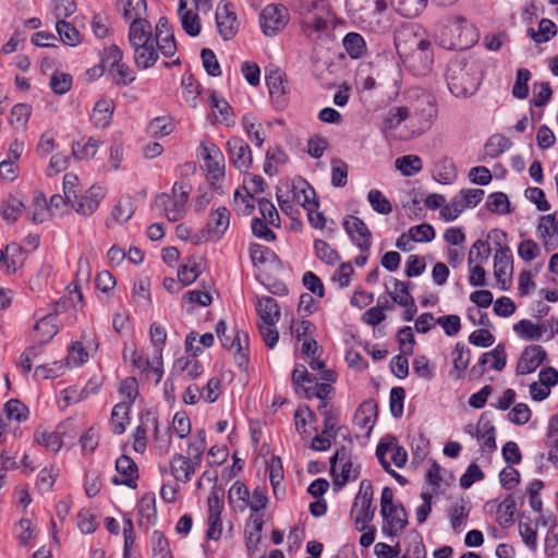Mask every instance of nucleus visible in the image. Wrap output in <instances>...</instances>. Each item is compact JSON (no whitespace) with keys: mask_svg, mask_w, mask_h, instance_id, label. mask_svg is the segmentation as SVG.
Returning a JSON list of instances; mask_svg holds the SVG:
<instances>
[{"mask_svg":"<svg viewBox=\"0 0 558 558\" xmlns=\"http://www.w3.org/2000/svg\"><path fill=\"white\" fill-rule=\"evenodd\" d=\"M266 84L272 102L278 108L286 107L288 102L289 85L286 75L278 69L266 74Z\"/></svg>","mask_w":558,"mask_h":558,"instance_id":"14","label":"nucleus"},{"mask_svg":"<svg viewBox=\"0 0 558 558\" xmlns=\"http://www.w3.org/2000/svg\"><path fill=\"white\" fill-rule=\"evenodd\" d=\"M387 517L384 518L383 532L387 536L395 537L399 534V532L403 531L409 521H408V512L403 505H398L393 508L389 509V512L386 513Z\"/></svg>","mask_w":558,"mask_h":558,"instance_id":"18","label":"nucleus"},{"mask_svg":"<svg viewBox=\"0 0 558 558\" xmlns=\"http://www.w3.org/2000/svg\"><path fill=\"white\" fill-rule=\"evenodd\" d=\"M343 47L352 59L362 58L366 53V44L359 33H349L343 38Z\"/></svg>","mask_w":558,"mask_h":558,"instance_id":"33","label":"nucleus"},{"mask_svg":"<svg viewBox=\"0 0 558 558\" xmlns=\"http://www.w3.org/2000/svg\"><path fill=\"white\" fill-rule=\"evenodd\" d=\"M24 248L16 244L11 243L7 245V271L8 274H15L24 264Z\"/></svg>","mask_w":558,"mask_h":558,"instance_id":"47","label":"nucleus"},{"mask_svg":"<svg viewBox=\"0 0 558 558\" xmlns=\"http://www.w3.org/2000/svg\"><path fill=\"white\" fill-rule=\"evenodd\" d=\"M35 441L47 449L58 452L62 447L61 435L58 432H35Z\"/></svg>","mask_w":558,"mask_h":558,"instance_id":"52","label":"nucleus"},{"mask_svg":"<svg viewBox=\"0 0 558 558\" xmlns=\"http://www.w3.org/2000/svg\"><path fill=\"white\" fill-rule=\"evenodd\" d=\"M223 497H225V492L222 488H218L217 486H214L209 496H208V499H207V502H208V517H211V518H220V514L222 512V509H223Z\"/></svg>","mask_w":558,"mask_h":558,"instance_id":"60","label":"nucleus"},{"mask_svg":"<svg viewBox=\"0 0 558 558\" xmlns=\"http://www.w3.org/2000/svg\"><path fill=\"white\" fill-rule=\"evenodd\" d=\"M216 24L220 36L225 40H230L238 34L240 23L232 3H218L216 9Z\"/></svg>","mask_w":558,"mask_h":558,"instance_id":"10","label":"nucleus"},{"mask_svg":"<svg viewBox=\"0 0 558 558\" xmlns=\"http://www.w3.org/2000/svg\"><path fill=\"white\" fill-rule=\"evenodd\" d=\"M140 524L146 520L147 524H153L156 519V498L153 493L145 494L138 502Z\"/></svg>","mask_w":558,"mask_h":558,"instance_id":"38","label":"nucleus"},{"mask_svg":"<svg viewBox=\"0 0 558 558\" xmlns=\"http://www.w3.org/2000/svg\"><path fill=\"white\" fill-rule=\"evenodd\" d=\"M134 50V63L138 69L146 70L151 68L158 60L160 52L156 41L151 39L148 43H142L132 47Z\"/></svg>","mask_w":558,"mask_h":558,"instance_id":"22","label":"nucleus"},{"mask_svg":"<svg viewBox=\"0 0 558 558\" xmlns=\"http://www.w3.org/2000/svg\"><path fill=\"white\" fill-rule=\"evenodd\" d=\"M108 70L113 77L114 84L118 86H128L136 78L134 72L123 62V60L113 66H109Z\"/></svg>","mask_w":558,"mask_h":558,"instance_id":"45","label":"nucleus"},{"mask_svg":"<svg viewBox=\"0 0 558 558\" xmlns=\"http://www.w3.org/2000/svg\"><path fill=\"white\" fill-rule=\"evenodd\" d=\"M142 424L136 427L134 433V444L133 448L136 452H144L146 449V428L144 426L145 423L151 422L154 424L155 435L158 433V418L151 411H146L141 414Z\"/></svg>","mask_w":558,"mask_h":558,"instance_id":"27","label":"nucleus"},{"mask_svg":"<svg viewBox=\"0 0 558 558\" xmlns=\"http://www.w3.org/2000/svg\"><path fill=\"white\" fill-rule=\"evenodd\" d=\"M422 167V159L416 155H405L396 159V168L405 177L418 173Z\"/></svg>","mask_w":558,"mask_h":558,"instance_id":"43","label":"nucleus"},{"mask_svg":"<svg viewBox=\"0 0 558 558\" xmlns=\"http://www.w3.org/2000/svg\"><path fill=\"white\" fill-rule=\"evenodd\" d=\"M402 16H417L427 5L428 0H392Z\"/></svg>","mask_w":558,"mask_h":558,"instance_id":"44","label":"nucleus"},{"mask_svg":"<svg viewBox=\"0 0 558 558\" xmlns=\"http://www.w3.org/2000/svg\"><path fill=\"white\" fill-rule=\"evenodd\" d=\"M194 1L196 5H198V2L201 0ZM186 0H179L178 14L180 16L181 24L185 33L191 37H195L201 32L199 17L192 10L186 9Z\"/></svg>","mask_w":558,"mask_h":558,"instance_id":"24","label":"nucleus"},{"mask_svg":"<svg viewBox=\"0 0 558 558\" xmlns=\"http://www.w3.org/2000/svg\"><path fill=\"white\" fill-rule=\"evenodd\" d=\"M291 193L292 201L301 205L304 209L319 206L314 187L301 177L292 180Z\"/></svg>","mask_w":558,"mask_h":558,"instance_id":"17","label":"nucleus"},{"mask_svg":"<svg viewBox=\"0 0 558 558\" xmlns=\"http://www.w3.org/2000/svg\"><path fill=\"white\" fill-rule=\"evenodd\" d=\"M199 266L195 260H189L187 264L182 265L178 270V279L183 286L193 283L199 276Z\"/></svg>","mask_w":558,"mask_h":558,"instance_id":"62","label":"nucleus"},{"mask_svg":"<svg viewBox=\"0 0 558 558\" xmlns=\"http://www.w3.org/2000/svg\"><path fill=\"white\" fill-rule=\"evenodd\" d=\"M130 403L125 401L116 404L111 412V430L116 435H121L125 432L126 424L130 421Z\"/></svg>","mask_w":558,"mask_h":558,"instance_id":"28","label":"nucleus"},{"mask_svg":"<svg viewBox=\"0 0 558 558\" xmlns=\"http://www.w3.org/2000/svg\"><path fill=\"white\" fill-rule=\"evenodd\" d=\"M515 500L512 495H508L498 506L497 522L502 527H509L514 522Z\"/></svg>","mask_w":558,"mask_h":558,"instance_id":"34","label":"nucleus"},{"mask_svg":"<svg viewBox=\"0 0 558 558\" xmlns=\"http://www.w3.org/2000/svg\"><path fill=\"white\" fill-rule=\"evenodd\" d=\"M56 28L61 41L64 45L75 47L78 44H81V34L70 22H66L64 20L58 21L56 24Z\"/></svg>","mask_w":558,"mask_h":558,"instance_id":"39","label":"nucleus"},{"mask_svg":"<svg viewBox=\"0 0 558 558\" xmlns=\"http://www.w3.org/2000/svg\"><path fill=\"white\" fill-rule=\"evenodd\" d=\"M435 238V230L428 223H421L409 229V239L414 242H430Z\"/></svg>","mask_w":558,"mask_h":558,"instance_id":"63","label":"nucleus"},{"mask_svg":"<svg viewBox=\"0 0 558 558\" xmlns=\"http://www.w3.org/2000/svg\"><path fill=\"white\" fill-rule=\"evenodd\" d=\"M343 228L350 240L361 250L368 252L373 244L372 232L361 218L348 215L343 220Z\"/></svg>","mask_w":558,"mask_h":558,"instance_id":"8","label":"nucleus"},{"mask_svg":"<svg viewBox=\"0 0 558 558\" xmlns=\"http://www.w3.org/2000/svg\"><path fill=\"white\" fill-rule=\"evenodd\" d=\"M486 208L495 214L505 215L511 211L508 196L502 192L489 194Z\"/></svg>","mask_w":558,"mask_h":558,"instance_id":"51","label":"nucleus"},{"mask_svg":"<svg viewBox=\"0 0 558 558\" xmlns=\"http://www.w3.org/2000/svg\"><path fill=\"white\" fill-rule=\"evenodd\" d=\"M258 209L262 215V219L266 220L269 225L279 227L280 216L272 202L267 198L258 199Z\"/></svg>","mask_w":558,"mask_h":558,"instance_id":"61","label":"nucleus"},{"mask_svg":"<svg viewBox=\"0 0 558 558\" xmlns=\"http://www.w3.org/2000/svg\"><path fill=\"white\" fill-rule=\"evenodd\" d=\"M118 5L122 7V16L126 21L141 19L147 10L146 0H118Z\"/></svg>","mask_w":558,"mask_h":558,"instance_id":"42","label":"nucleus"},{"mask_svg":"<svg viewBox=\"0 0 558 558\" xmlns=\"http://www.w3.org/2000/svg\"><path fill=\"white\" fill-rule=\"evenodd\" d=\"M209 102L211 108L218 110L219 114L221 116V119L219 120L220 123H223L227 126H230L234 123L232 107L227 100L219 97L217 93L214 92L210 95Z\"/></svg>","mask_w":558,"mask_h":558,"instance_id":"46","label":"nucleus"},{"mask_svg":"<svg viewBox=\"0 0 558 558\" xmlns=\"http://www.w3.org/2000/svg\"><path fill=\"white\" fill-rule=\"evenodd\" d=\"M192 187L185 182H175L171 190V195L160 193L155 198V205L161 207L169 221L181 220L186 211L185 205L189 201Z\"/></svg>","mask_w":558,"mask_h":558,"instance_id":"3","label":"nucleus"},{"mask_svg":"<svg viewBox=\"0 0 558 558\" xmlns=\"http://www.w3.org/2000/svg\"><path fill=\"white\" fill-rule=\"evenodd\" d=\"M250 521L253 524V530L245 533V545L248 555L252 556L262 539L264 520L262 515L251 514Z\"/></svg>","mask_w":558,"mask_h":558,"instance_id":"31","label":"nucleus"},{"mask_svg":"<svg viewBox=\"0 0 558 558\" xmlns=\"http://www.w3.org/2000/svg\"><path fill=\"white\" fill-rule=\"evenodd\" d=\"M527 34L537 44L547 43L557 34V26L549 19H542L538 24V32L530 27Z\"/></svg>","mask_w":558,"mask_h":558,"instance_id":"35","label":"nucleus"},{"mask_svg":"<svg viewBox=\"0 0 558 558\" xmlns=\"http://www.w3.org/2000/svg\"><path fill=\"white\" fill-rule=\"evenodd\" d=\"M230 211L227 207L220 206L214 210L204 229L196 235L198 241H219L230 225Z\"/></svg>","mask_w":558,"mask_h":558,"instance_id":"6","label":"nucleus"},{"mask_svg":"<svg viewBox=\"0 0 558 558\" xmlns=\"http://www.w3.org/2000/svg\"><path fill=\"white\" fill-rule=\"evenodd\" d=\"M451 33H458L457 41L453 44L454 48L463 50L472 47L477 41V33L473 26L469 25L466 20L462 16H457L451 24Z\"/></svg>","mask_w":558,"mask_h":558,"instance_id":"20","label":"nucleus"},{"mask_svg":"<svg viewBox=\"0 0 558 558\" xmlns=\"http://www.w3.org/2000/svg\"><path fill=\"white\" fill-rule=\"evenodd\" d=\"M513 272V256L510 247L500 246L494 256V275L500 290L509 288Z\"/></svg>","mask_w":558,"mask_h":558,"instance_id":"11","label":"nucleus"},{"mask_svg":"<svg viewBox=\"0 0 558 558\" xmlns=\"http://www.w3.org/2000/svg\"><path fill=\"white\" fill-rule=\"evenodd\" d=\"M453 368L458 372L457 379L463 377V372L468 368L471 357V351L463 343L458 342L452 351Z\"/></svg>","mask_w":558,"mask_h":558,"instance_id":"41","label":"nucleus"},{"mask_svg":"<svg viewBox=\"0 0 558 558\" xmlns=\"http://www.w3.org/2000/svg\"><path fill=\"white\" fill-rule=\"evenodd\" d=\"M149 338L154 348V353H158V359H160V354H162V350L167 341V331L165 327L157 323H153L149 328Z\"/></svg>","mask_w":558,"mask_h":558,"instance_id":"59","label":"nucleus"},{"mask_svg":"<svg viewBox=\"0 0 558 558\" xmlns=\"http://www.w3.org/2000/svg\"><path fill=\"white\" fill-rule=\"evenodd\" d=\"M547 437L555 438L553 448L548 452V460L554 464L558 463V415L555 414L549 421Z\"/></svg>","mask_w":558,"mask_h":558,"instance_id":"64","label":"nucleus"},{"mask_svg":"<svg viewBox=\"0 0 558 558\" xmlns=\"http://www.w3.org/2000/svg\"><path fill=\"white\" fill-rule=\"evenodd\" d=\"M128 37L131 47L142 43L151 41V39H154V34L150 22L145 17L131 21Z\"/></svg>","mask_w":558,"mask_h":558,"instance_id":"23","label":"nucleus"},{"mask_svg":"<svg viewBox=\"0 0 558 558\" xmlns=\"http://www.w3.org/2000/svg\"><path fill=\"white\" fill-rule=\"evenodd\" d=\"M513 330L526 340H538L544 332L541 325L533 324L529 319H522L513 326Z\"/></svg>","mask_w":558,"mask_h":558,"instance_id":"48","label":"nucleus"},{"mask_svg":"<svg viewBox=\"0 0 558 558\" xmlns=\"http://www.w3.org/2000/svg\"><path fill=\"white\" fill-rule=\"evenodd\" d=\"M56 320V314H48L35 324L34 330L40 335L39 344H46L58 333Z\"/></svg>","mask_w":558,"mask_h":558,"instance_id":"29","label":"nucleus"},{"mask_svg":"<svg viewBox=\"0 0 558 558\" xmlns=\"http://www.w3.org/2000/svg\"><path fill=\"white\" fill-rule=\"evenodd\" d=\"M256 311L260 318V323L277 324L280 318L279 304L271 296L259 298Z\"/></svg>","mask_w":558,"mask_h":558,"instance_id":"26","label":"nucleus"},{"mask_svg":"<svg viewBox=\"0 0 558 558\" xmlns=\"http://www.w3.org/2000/svg\"><path fill=\"white\" fill-rule=\"evenodd\" d=\"M199 464H194L191 458L182 453H174L170 460V469L173 477L182 483H187L196 472Z\"/></svg>","mask_w":558,"mask_h":558,"instance_id":"21","label":"nucleus"},{"mask_svg":"<svg viewBox=\"0 0 558 558\" xmlns=\"http://www.w3.org/2000/svg\"><path fill=\"white\" fill-rule=\"evenodd\" d=\"M378 415V405L374 399H368L360 404L353 416V424L367 434L374 427Z\"/></svg>","mask_w":558,"mask_h":558,"instance_id":"19","label":"nucleus"},{"mask_svg":"<svg viewBox=\"0 0 558 558\" xmlns=\"http://www.w3.org/2000/svg\"><path fill=\"white\" fill-rule=\"evenodd\" d=\"M314 250L317 258L327 265H336L340 260L339 253L333 250L326 241L315 240Z\"/></svg>","mask_w":558,"mask_h":558,"instance_id":"49","label":"nucleus"},{"mask_svg":"<svg viewBox=\"0 0 558 558\" xmlns=\"http://www.w3.org/2000/svg\"><path fill=\"white\" fill-rule=\"evenodd\" d=\"M490 252L492 250L488 242L483 240H476L469 252V266H471L473 262H477L478 265L486 263L487 259L489 258Z\"/></svg>","mask_w":558,"mask_h":558,"instance_id":"54","label":"nucleus"},{"mask_svg":"<svg viewBox=\"0 0 558 558\" xmlns=\"http://www.w3.org/2000/svg\"><path fill=\"white\" fill-rule=\"evenodd\" d=\"M410 117L418 130L425 131L430 128L433 120L437 116V108L434 97L426 93L421 92L416 95L415 100L412 102Z\"/></svg>","mask_w":558,"mask_h":558,"instance_id":"5","label":"nucleus"},{"mask_svg":"<svg viewBox=\"0 0 558 558\" xmlns=\"http://www.w3.org/2000/svg\"><path fill=\"white\" fill-rule=\"evenodd\" d=\"M512 143L504 135H492L484 146L485 155L489 158H497L511 147Z\"/></svg>","mask_w":558,"mask_h":558,"instance_id":"36","label":"nucleus"},{"mask_svg":"<svg viewBox=\"0 0 558 558\" xmlns=\"http://www.w3.org/2000/svg\"><path fill=\"white\" fill-rule=\"evenodd\" d=\"M113 110L114 105L111 99L98 100L90 114L92 123L98 129L107 128L111 122Z\"/></svg>","mask_w":558,"mask_h":558,"instance_id":"25","label":"nucleus"},{"mask_svg":"<svg viewBox=\"0 0 558 558\" xmlns=\"http://www.w3.org/2000/svg\"><path fill=\"white\" fill-rule=\"evenodd\" d=\"M410 117L408 107H392L383 121V131H391L397 129L403 121Z\"/></svg>","mask_w":558,"mask_h":558,"instance_id":"40","label":"nucleus"},{"mask_svg":"<svg viewBox=\"0 0 558 558\" xmlns=\"http://www.w3.org/2000/svg\"><path fill=\"white\" fill-rule=\"evenodd\" d=\"M23 208V201L17 195L10 194L1 206V216L9 223H13L20 218Z\"/></svg>","mask_w":558,"mask_h":558,"instance_id":"32","label":"nucleus"},{"mask_svg":"<svg viewBox=\"0 0 558 558\" xmlns=\"http://www.w3.org/2000/svg\"><path fill=\"white\" fill-rule=\"evenodd\" d=\"M348 182V165L339 159L331 160V184L336 187H343Z\"/></svg>","mask_w":558,"mask_h":558,"instance_id":"57","label":"nucleus"},{"mask_svg":"<svg viewBox=\"0 0 558 558\" xmlns=\"http://www.w3.org/2000/svg\"><path fill=\"white\" fill-rule=\"evenodd\" d=\"M105 195L106 191L102 186L92 185L83 194H75L69 203L77 214L87 217L97 210Z\"/></svg>","mask_w":558,"mask_h":558,"instance_id":"9","label":"nucleus"},{"mask_svg":"<svg viewBox=\"0 0 558 558\" xmlns=\"http://www.w3.org/2000/svg\"><path fill=\"white\" fill-rule=\"evenodd\" d=\"M227 151L231 163L241 172L252 167L253 157L248 144L241 137L233 136L227 142Z\"/></svg>","mask_w":558,"mask_h":558,"instance_id":"12","label":"nucleus"},{"mask_svg":"<svg viewBox=\"0 0 558 558\" xmlns=\"http://www.w3.org/2000/svg\"><path fill=\"white\" fill-rule=\"evenodd\" d=\"M547 359V353L542 345L531 344L523 349L517 363V375H527L535 372Z\"/></svg>","mask_w":558,"mask_h":558,"instance_id":"13","label":"nucleus"},{"mask_svg":"<svg viewBox=\"0 0 558 558\" xmlns=\"http://www.w3.org/2000/svg\"><path fill=\"white\" fill-rule=\"evenodd\" d=\"M98 141L89 137L84 144L75 142L72 144V156L75 159H90L96 155Z\"/></svg>","mask_w":558,"mask_h":558,"instance_id":"53","label":"nucleus"},{"mask_svg":"<svg viewBox=\"0 0 558 558\" xmlns=\"http://www.w3.org/2000/svg\"><path fill=\"white\" fill-rule=\"evenodd\" d=\"M116 470L120 476H114L112 483L114 485H124L130 488H136L138 480V468L135 461L126 456L122 454L116 461Z\"/></svg>","mask_w":558,"mask_h":558,"instance_id":"16","label":"nucleus"},{"mask_svg":"<svg viewBox=\"0 0 558 558\" xmlns=\"http://www.w3.org/2000/svg\"><path fill=\"white\" fill-rule=\"evenodd\" d=\"M481 71L475 61L456 58L449 61L446 81L449 90L456 97H469L476 93L481 84Z\"/></svg>","mask_w":558,"mask_h":558,"instance_id":"2","label":"nucleus"},{"mask_svg":"<svg viewBox=\"0 0 558 558\" xmlns=\"http://www.w3.org/2000/svg\"><path fill=\"white\" fill-rule=\"evenodd\" d=\"M174 126L167 117H157L148 124V133L153 137H163L172 133Z\"/></svg>","mask_w":558,"mask_h":558,"instance_id":"56","label":"nucleus"},{"mask_svg":"<svg viewBox=\"0 0 558 558\" xmlns=\"http://www.w3.org/2000/svg\"><path fill=\"white\" fill-rule=\"evenodd\" d=\"M242 124L248 137L255 143L256 146L260 147L265 141L262 125H256L255 119L251 114L243 116Z\"/></svg>","mask_w":558,"mask_h":558,"instance_id":"55","label":"nucleus"},{"mask_svg":"<svg viewBox=\"0 0 558 558\" xmlns=\"http://www.w3.org/2000/svg\"><path fill=\"white\" fill-rule=\"evenodd\" d=\"M155 31L154 40L158 50L165 57H172L177 52V43L169 20L166 16L159 17Z\"/></svg>","mask_w":558,"mask_h":558,"instance_id":"15","label":"nucleus"},{"mask_svg":"<svg viewBox=\"0 0 558 558\" xmlns=\"http://www.w3.org/2000/svg\"><path fill=\"white\" fill-rule=\"evenodd\" d=\"M1 415L5 422L11 420L23 422L27 420L28 409L19 399H10L4 403L3 414Z\"/></svg>","mask_w":558,"mask_h":558,"instance_id":"37","label":"nucleus"},{"mask_svg":"<svg viewBox=\"0 0 558 558\" xmlns=\"http://www.w3.org/2000/svg\"><path fill=\"white\" fill-rule=\"evenodd\" d=\"M395 46L404 66L415 76L427 75L433 68L432 43L414 26H402L395 33Z\"/></svg>","mask_w":558,"mask_h":558,"instance_id":"1","label":"nucleus"},{"mask_svg":"<svg viewBox=\"0 0 558 558\" xmlns=\"http://www.w3.org/2000/svg\"><path fill=\"white\" fill-rule=\"evenodd\" d=\"M531 76L530 70L525 68H520L517 71L515 82L511 92L514 98L525 99L529 96V81Z\"/></svg>","mask_w":558,"mask_h":558,"instance_id":"50","label":"nucleus"},{"mask_svg":"<svg viewBox=\"0 0 558 558\" xmlns=\"http://www.w3.org/2000/svg\"><path fill=\"white\" fill-rule=\"evenodd\" d=\"M341 472L333 475V486L339 489L347 485L349 481H355L360 476L361 465L354 464L353 460L341 462Z\"/></svg>","mask_w":558,"mask_h":558,"instance_id":"30","label":"nucleus"},{"mask_svg":"<svg viewBox=\"0 0 558 558\" xmlns=\"http://www.w3.org/2000/svg\"><path fill=\"white\" fill-rule=\"evenodd\" d=\"M367 199L372 208L378 214L388 215L392 210L390 202L383 195L379 190H371L367 194Z\"/></svg>","mask_w":558,"mask_h":558,"instance_id":"58","label":"nucleus"},{"mask_svg":"<svg viewBox=\"0 0 558 558\" xmlns=\"http://www.w3.org/2000/svg\"><path fill=\"white\" fill-rule=\"evenodd\" d=\"M373 485L369 480H363L360 483V489L354 498L351 515L359 531H364L375 515L376 508L372 506Z\"/></svg>","mask_w":558,"mask_h":558,"instance_id":"4","label":"nucleus"},{"mask_svg":"<svg viewBox=\"0 0 558 558\" xmlns=\"http://www.w3.org/2000/svg\"><path fill=\"white\" fill-rule=\"evenodd\" d=\"M259 22L266 36H276L288 23L287 9L283 5L268 4L263 9Z\"/></svg>","mask_w":558,"mask_h":558,"instance_id":"7","label":"nucleus"}]
</instances>
